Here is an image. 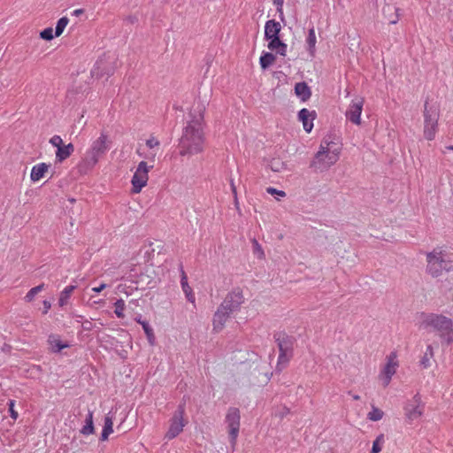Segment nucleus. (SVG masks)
<instances>
[{"label":"nucleus","instance_id":"nucleus-1","mask_svg":"<svg viewBox=\"0 0 453 453\" xmlns=\"http://www.w3.org/2000/svg\"><path fill=\"white\" fill-rule=\"evenodd\" d=\"M203 114L199 112L188 121L179 142V154L190 157L204 150Z\"/></svg>","mask_w":453,"mask_h":453},{"label":"nucleus","instance_id":"nucleus-2","mask_svg":"<svg viewBox=\"0 0 453 453\" xmlns=\"http://www.w3.org/2000/svg\"><path fill=\"white\" fill-rule=\"evenodd\" d=\"M418 327L421 329H433L441 342L453 343V320L440 313L421 312L418 317Z\"/></svg>","mask_w":453,"mask_h":453},{"label":"nucleus","instance_id":"nucleus-3","mask_svg":"<svg viewBox=\"0 0 453 453\" xmlns=\"http://www.w3.org/2000/svg\"><path fill=\"white\" fill-rule=\"evenodd\" d=\"M111 148V141L109 135L102 132L100 135L92 141L87 149L77 167L79 173L87 174L91 172L98 162L103 158Z\"/></svg>","mask_w":453,"mask_h":453},{"label":"nucleus","instance_id":"nucleus-4","mask_svg":"<svg viewBox=\"0 0 453 453\" xmlns=\"http://www.w3.org/2000/svg\"><path fill=\"white\" fill-rule=\"evenodd\" d=\"M427 273L434 278L442 275L443 272L453 271L452 255L443 247H436L426 254Z\"/></svg>","mask_w":453,"mask_h":453},{"label":"nucleus","instance_id":"nucleus-5","mask_svg":"<svg viewBox=\"0 0 453 453\" xmlns=\"http://www.w3.org/2000/svg\"><path fill=\"white\" fill-rule=\"evenodd\" d=\"M341 150V145L333 139H323L312 165L320 171L328 169L338 161Z\"/></svg>","mask_w":453,"mask_h":453},{"label":"nucleus","instance_id":"nucleus-6","mask_svg":"<svg viewBox=\"0 0 453 453\" xmlns=\"http://www.w3.org/2000/svg\"><path fill=\"white\" fill-rule=\"evenodd\" d=\"M273 338L279 348L276 368L282 370L288 365L293 357L295 339L285 332L275 333Z\"/></svg>","mask_w":453,"mask_h":453},{"label":"nucleus","instance_id":"nucleus-7","mask_svg":"<svg viewBox=\"0 0 453 453\" xmlns=\"http://www.w3.org/2000/svg\"><path fill=\"white\" fill-rule=\"evenodd\" d=\"M160 145L159 140L156 136L150 135L144 142L138 144L135 152L142 158V161H147L149 165H155L156 158L160 152Z\"/></svg>","mask_w":453,"mask_h":453},{"label":"nucleus","instance_id":"nucleus-8","mask_svg":"<svg viewBox=\"0 0 453 453\" xmlns=\"http://www.w3.org/2000/svg\"><path fill=\"white\" fill-rule=\"evenodd\" d=\"M154 168L153 164L149 165L147 161H141L131 179V194L137 195L148 185L149 173Z\"/></svg>","mask_w":453,"mask_h":453},{"label":"nucleus","instance_id":"nucleus-9","mask_svg":"<svg viewBox=\"0 0 453 453\" xmlns=\"http://www.w3.org/2000/svg\"><path fill=\"white\" fill-rule=\"evenodd\" d=\"M399 365L398 354L396 351H391L386 356L385 363L381 366L378 375L379 382L383 388H387L390 384L393 376L396 373L399 368Z\"/></svg>","mask_w":453,"mask_h":453},{"label":"nucleus","instance_id":"nucleus-10","mask_svg":"<svg viewBox=\"0 0 453 453\" xmlns=\"http://www.w3.org/2000/svg\"><path fill=\"white\" fill-rule=\"evenodd\" d=\"M438 109L426 103L424 106V136L426 140L434 139L438 130Z\"/></svg>","mask_w":453,"mask_h":453},{"label":"nucleus","instance_id":"nucleus-11","mask_svg":"<svg viewBox=\"0 0 453 453\" xmlns=\"http://www.w3.org/2000/svg\"><path fill=\"white\" fill-rule=\"evenodd\" d=\"M225 423L227 427L230 443L233 449H234L241 427L240 410L236 407L228 408L225 417Z\"/></svg>","mask_w":453,"mask_h":453},{"label":"nucleus","instance_id":"nucleus-12","mask_svg":"<svg viewBox=\"0 0 453 453\" xmlns=\"http://www.w3.org/2000/svg\"><path fill=\"white\" fill-rule=\"evenodd\" d=\"M187 424L188 421L185 418L184 405H179L178 409L174 411L173 417L169 420V427L165 434V439L171 441L176 438L183 432Z\"/></svg>","mask_w":453,"mask_h":453},{"label":"nucleus","instance_id":"nucleus-13","mask_svg":"<svg viewBox=\"0 0 453 453\" xmlns=\"http://www.w3.org/2000/svg\"><path fill=\"white\" fill-rule=\"evenodd\" d=\"M245 302L243 290L240 287L234 288L223 299L220 306L232 314L240 311Z\"/></svg>","mask_w":453,"mask_h":453},{"label":"nucleus","instance_id":"nucleus-14","mask_svg":"<svg viewBox=\"0 0 453 453\" xmlns=\"http://www.w3.org/2000/svg\"><path fill=\"white\" fill-rule=\"evenodd\" d=\"M424 410L425 406L418 394L408 400L403 406L404 416L409 423L419 418L423 415Z\"/></svg>","mask_w":453,"mask_h":453},{"label":"nucleus","instance_id":"nucleus-15","mask_svg":"<svg viewBox=\"0 0 453 453\" xmlns=\"http://www.w3.org/2000/svg\"><path fill=\"white\" fill-rule=\"evenodd\" d=\"M365 104V98L362 96H356L348 105L345 111V118L348 121L356 126H361L362 119L361 114Z\"/></svg>","mask_w":453,"mask_h":453},{"label":"nucleus","instance_id":"nucleus-16","mask_svg":"<svg viewBox=\"0 0 453 453\" xmlns=\"http://www.w3.org/2000/svg\"><path fill=\"white\" fill-rule=\"evenodd\" d=\"M317 117L315 111H310L303 108L298 112V120L302 122L303 127L305 132L311 133L313 128V121Z\"/></svg>","mask_w":453,"mask_h":453},{"label":"nucleus","instance_id":"nucleus-17","mask_svg":"<svg viewBox=\"0 0 453 453\" xmlns=\"http://www.w3.org/2000/svg\"><path fill=\"white\" fill-rule=\"evenodd\" d=\"M231 314V312L222 309V307L219 305L213 316V330L215 332H220L223 330Z\"/></svg>","mask_w":453,"mask_h":453},{"label":"nucleus","instance_id":"nucleus-18","mask_svg":"<svg viewBox=\"0 0 453 453\" xmlns=\"http://www.w3.org/2000/svg\"><path fill=\"white\" fill-rule=\"evenodd\" d=\"M267 49L280 57H286L288 52V44L283 42L280 36H275L270 40H266Z\"/></svg>","mask_w":453,"mask_h":453},{"label":"nucleus","instance_id":"nucleus-19","mask_svg":"<svg viewBox=\"0 0 453 453\" xmlns=\"http://www.w3.org/2000/svg\"><path fill=\"white\" fill-rule=\"evenodd\" d=\"M280 20L269 19L265 24V39L270 40L275 36H280L282 26Z\"/></svg>","mask_w":453,"mask_h":453},{"label":"nucleus","instance_id":"nucleus-20","mask_svg":"<svg viewBox=\"0 0 453 453\" xmlns=\"http://www.w3.org/2000/svg\"><path fill=\"white\" fill-rule=\"evenodd\" d=\"M50 165L46 163H39L35 165L31 169L30 179L33 182H37L48 173Z\"/></svg>","mask_w":453,"mask_h":453},{"label":"nucleus","instance_id":"nucleus-21","mask_svg":"<svg viewBox=\"0 0 453 453\" xmlns=\"http://www.w3.org/2000/svg\"><path fill=\"white\" fill-rule=\"evenodd\" d=\"M74 151V146L73 143H68L66 145L63 144L59 148L57 149L56 151V162L62 163L66 158H68Z\"/></svg>","mask_w":453,"mask_h":453},{"label":"nucleus","instance_id":"nucleus-22","mask_svg":"<svg viewBox=\"0 0 453 453\" xmlns=\"http://www.w3.org/2000/svg\"><path fill=\"white\" fill-rule=\"evenodd\" d=\"M305 42L310 57L314 58L316 55L317 36L313 27L309 29Z\"/></svg>","mask_w":453,"mask_h":453},{"label":"nucleus","instance_id":"nucleus-23","mask_svg":"<svg viewBox=\"0 0 453 453\" xmlns=\"http://www.w3.org/2000/svg\"><path fill=\"white\" fill-rule=\"evenodd\" d=\"M295 94L303 102H306L311 96L310 87L305 82H298L295 86Z\"/></svg>","mask_w":453,"mask_h":453},{"label":"nucleus","instance_id":"nucleus-24","mask_svg":"<svg viewBox=\"0 0 453 453\" xmlns=\"http://www.w3.org/2000/svg\"><path fill=\"white\" fill-rule=\"evenodd\" d=\"M48 343L51 351L59 352L63 349L69 347L68 343H65L61 341L60 337L57 334H51L48 338Z\"/></svg>","mask_w":453,"mask_h":453},{"label":"nucleus","instance_id":"nucleus-25","mask_svg":"<svg viewBox=\"0 0 453 453\" xmlns=\"http://www.w3.org/2000/svg\"><path fill=\"white\" fill-rule=\"evenodd\" d=\"M276 56L272 51H264L259 58V65L263 70L269 68L276 62Z\"/></svg>","mask_w":453,"mask_h":453},{"label":"nucleus","instance_id":"nucleus-26","mask_svg":"<svg viewBox=\"0 0 453 453\" xmlns=\"http://www.w3.org/2000/svg\"><path fill=\"white\" fill-rule=\"evenodd\" d=\"M180 285L188 301L191 303H195L196 296L191 287L188 285V278L184 272H182Z\"/></svg>","mask_w":453,"mask_h":453},{"label":"nucleus","instance_id":"nucleus-27","mask_svg":"<svg viewBox=\"0 0 453 453\" xmlns=\"http://www.w3.org/2000/svg\"><path fill=\"white\" fill-rule=\"evenodd\" d=\"M75 288H76V286L69 285V286L65 287L60 292L59 298H58V305L60 307H64L68 304L69 299Z\"/></svg>","mask_w":453,"mask_h":453},{"label":"nucleus","instance_id":"nucleus-28","mask_svg":"<svg viewBox=\"0 0 453 453\" xmlns=\"http://www.w3.org/2000/svg\"><path fill=\"white\" fill-rule=\"evenodd\" d=\"M434 349L431 345L426 347V349L421 357L419 363L423 369H427L431 366V360L434 357Z\"/></svg>","mask_w":453,"mask_h":453},{"label":"nucleus","instance_id":"nucleus-29","mask_svg":"<svg viewBox=\"0 0 453 453\" xmlns=\"http://www.w3.org/2000/svg\"><path fill=\"white\" fill-rule=\"evenodd\" d=\"M113 433V421L112 418L106 416L104 418V426L101 434V440L106 441L110 434Z\"/></svg>","mask_w":453,"mask_h":453},{"label":"nucleus","instance_id":"nucleus-30","mask_svg":"<svg viewBox=\"0 0 453 453\" xmlns=\"http://www.w3.org/2000/svg\"><path fill=\"white\" fill-rule=\"evenodd\" d=\"M94 431L93 412L89 411L85 420V425L81 428V433L84 435H89L94 434Z\"/></svg>","mask_w":453,"mask_h":453},{"label":"nucleus","instance_id":"nucleus-31","mask_svg":"<svg viewBox=\"0 0 453 453\" xmlns=\"http://www.w3.org/2000/svg\"><path fill=\"white\" fill-rule=\"evenodd\" d=\"M384 415L385 413L381 409L372 405L371 411L367 413V418L374 422L380 421L383 418Z\"/></svg>","mask_w":453,"mask_h":453},{"label":"nucleus","instance_id":"nucleus-32","mask_svg":"<svg viewBox=\"0 0 453 453\" xmlns=\"http://www.w3.org/2000/svg\"><path fill=\"white\" fill-rule=\"evenodd\" d=\"M68 24H69V19L67 17L65 16V17L60 18L58 20L57 25H56L55 36L56 37L60 36L63 34V32L65 31V29Z\"/></svg>","mask_w":453,"mask_h":453},{"label":"nucleus","instance_id":"nucleus-33","mask_svg":"<svg viewBox=\"0 0 453 453\" xmlns=\"http://www.w3.org/2000/svg\"><path fill=\"white\" fill-rule=\"evenodd\" d=\"M44 289V284L42 283L35 288H32L25 296L24 299L27 303H31L35 296Z\"/></svg>","mask_w":453,"mask_h":453},{"label":"nucleus","instance_id":"nucleus-34","mask_svg":"<svg viewBox=\"0 0 453 453\" xmlns=\"http://www.w3.org/2000/svg\"><path fill=\"white\" fill-rule=\"evenodd\" d=\"M385 442V436L383 434H379L372 442L371 453H380Z\"/></svg>","mask_w":453,"mask_h":453},{"label":"nucleus","instance_id":"nucleus-35","mask_svg":"<svg viewBox=\"0 0 453 453\" xmlns=\"http://www.w3.org/2000/svg\"><path fill=\"white\" fill-rule=\"evenodd\" d=\"M125 310L126 303L123 299H119L114 303V313L119 319H123L125 317Z\"/></svg>","mask_w":453,"mask_h":453},{"label":"nucleus","instance_id":"nucleus-36","mask_svg":"<svg viewBox=\"0 0 453 453\" xmlns=\"http://www.w3.org/2000/svg\"><path fill=\"white\" fill-rule=\"evenodd\" d=\"M273 5L276 7L279 19L282 22H286L285 13L283 10L284 0H273Z\"/></svg>","mask_w":453,"mask_h":453},{"label":"nucleus","instance_id":"nucleus-37","mask_svg":"<svg viewBox=\"0 0 453 453\" xmlns=\"http://www.w3.org/2000/svg\"><path fill=\"white\" fill-rule=\"evenodd\" d=\"M141 325L144 330V333L147 336V339L150 345H153L155 342V335L153 333V329L150 326L148 322H141Z\"/></svg>","mask_w":453,"mask_h":453},{"label":"nucleus","instance_id":"nucleus-38","mask_svg":"<svg viewBox=\"0 0 453 453\" xmlns=\"http://www.w3.org/2000/svg\"><path fill=\"white\" fill-rule=\"evenodd\" d=\"M55 35L53 34L52 27H47L40 32V37L46 41H50L54 38Z\"/></svg>","mask_w":453,"mask_h":453},{"label":"nucleus","instance_id":"nucleus-39","mask_svg":"<svg viewBox=\"0 0 453 453\" xmlns=\"http://www.w3.org/2000/svg\"><path fill=\"white\" fill-rule=\"evenodd\" d=\"M266 192L272 196H277V200L283 198L286 196V192L283 190H278L273 187H269L266 188Z\"/></svg>","mask_w":453,"mask_h":453},{"label":"nucleus","instance_id":"nucleus-40","mask_svg":"<svg viewBox=\"0 0 453 453\" xmlns=\"http://www.w3.org/2000/svg\"><path fill=\"white\" fill-rule=\"evenodd\" d=\"M8 406H9L10 416L12 417V418L16 420L18 418V417H19V413L14 409L15 401L14 400H10L9 403H8Z\"/></svg>","mask_w":453,"mask_h":453},{"label":"nucleus","instance_id":"nucleus-41","mask_svg":"<svg viewBox=\"0 0 453 453\" xmlns=\"http://www.w3.org/2000/svg\"><path fill=\"white\" fill-rule=\"evenodd\" d=\"M50 143L53 146V147H56L57 149L59 148L60 146H62L64 144L63 142V140L61 138V136L59 135H53L50 139Z\"/></svg>","mask_w":453,"mask_h":453},{"label":"nucleus","instance_id":"nucleus-42","mask_svg":"<svg viewBox=\"0 0 453 453\" xmlns=\"http://www.w3.org/2000/svg\"><path fill=\"white\" fill-rule=\"evenodd\" d=\"M394 12H395V17H391L388 20H389V23L390 24H396L400 19V14H399V12H400V9L397 8V7H394Z\"/></svg>","mask_w":453,"mask_h":453},{"label":"nucleus","instance_id":"nucleus-43","mask_svg":"<svg viewBox=\"0 0 453 453\" xmlns=\"http://www.w3.org/2000/svg\"><path fill=\"white\" fill-rule=\"evenodd\" d=\"M254 247L255 252L258 254V257L263 258L265 257L264 250H262V247L257 241H254Z\"/></svg>","mask_w":453,"mask_h":453},{"label":"nucleus","instance_id":"nucleus-44","mask_svg":"<svg viewBox=\"0 0 453 453\" xmlns=\"http://www.w3.org/2000/svg\"><path fill=\"white\" fill-rule=\"evenodd\" d=\"M230 186H231L232 193H233V195L234 196V200L237 203V190H236V187H235L234 180H231Z\"/></svg>","mask_w":453,"mask_h":453},{"label":"nucleus","instance_id":"nucleus-45","mask_svg":"<svg viewBox=\"0 0 453 453\" xmlns=\"http://www.w3.org/2000/svg\"><path fill=\"white\" fill-rule=\"evenodd\" d=\"M107 287V285L105 283H102L100 284L98 287H94L92 288V290L96 293H100L101 291H103L105 288Z\"/></svg>","mask_w":453,"mask_h":453},{"label":"nucleus","instance_id":"nucleus-46","mask_svg":"<svg viewBox=\"0 0 453 453\" xmlns=\"http://www.w3.org/2000/svg\"><path fill=\"white\" fill-rule=\"evenodd\" d=\"M42 305H43V313L46 314L51 308V304L49 301L45 300V301H43Z\"/></svg>","mask_w":453,"mask_h":453},{"label":"nucleus","instance_id":"nucleus-47","mask_svg":"<svg viewBox=\"0 0 453 453\" xmlns=\"http://www.w3.org/2000/svg\"><path fill=\"white\" fill-rule=\"evenodd\" d=\"M82 13H83V10L82 9H76V10H74L73 12V15H74V16H79V15H81Z\"/></svg>","mask_w":453,"mask_h":453},{"label":"nucleus","instance_id":"nucleus-48","mask_svg":"<svg viewBox=\"0 0 453 453\" xmlns=\"http://www.w3.org/2000/svg\"><path fill=\"white\" fill-rule=\"evenodd\" d=\"M269 380H270V376L268 375V373H265V378L263 380V383L266 384V383H268Z\"/></svg>","mask_w":453,"mask_h":453},{"label":"nucleus","instance_id":"nucleus-49","mask_svg":"<svg viewBox=\"0 0 453 453\" xmlns=\"http://www.w3.org/2000/svg\"><path fill=\"white\" fill-rule=\"evenodd\" d=\"M353 399H354V400H359V399H360V397H359V395H354V396H353Z\"/></svg>","mask_w":453,"mask_h":453},{"label":"nucleus","instance_id":"nucleus-50","mask_svg":"<svg viewBox=\"0 0 453 453\" xmlns=\"http://www.w3.org/2000/svg\"><path fill=\"white\" fill-rule=\"evenodd\" d=\"M447 149L453 151V145L449 146Z\"/></svg>","mask_w":453,"mask_h":453},{"label":"nucleus","instance_id":"nucleus-51","mask_svg":"<svg viewBox=\"0 0 453 453\" xmlns=\"http://www.w3.org/2000/svg\"><path fill=\"white\" fill-rule=\"evenodd\" d=\"M136 321L141 324V322H143L142 320H141V319H136Z\"/></svg>","mask_w":453,"mask_h":453}]
</instances>
